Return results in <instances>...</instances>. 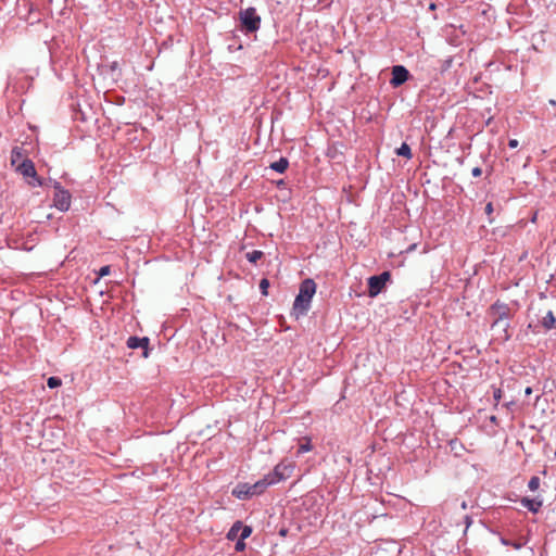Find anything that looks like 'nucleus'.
Here are the masks:
<instances>
[{"instance_id": "obj_1", "label": "nucleus", "mask_w": 556, "mask_h": 556, "mask_svg": "<svg viewBox=\"0 0 556 556\" xmlns=\"http://www.w3.org/2000/svg\"><path fill=\"white\" fill-rule=\"evenodd\" d=\"M315 292L316 283L313 279L307 278L301 282L299 293L295 296L292 307V315H294L296 319L307 314Z\"/></svg>"}, {"instance_id": "obj_2", "label": "nucleus", "mask_w": 556, "mask_h": 556, "mask_svg": "<svg viewBox=\"0 0 556 556\" xmlns=\"http://www.w3.org/2000/svg\"><path fill=\"white\" fill-rule=\"evenodd\" d=\"M270 481L267 482L264 478L253 484L239 483L233 490L232 495L239 500H248L254 495L262 494L268 486Z\"/></svg>"}, {"instance_id": "obj_3", "label": "nucleus", "mask_w": 556, "mask_h": 556, "mask_svg": "<svg viewBox=\"0 0 556 556\" xmlns=\"http://www.w3.org/2000/svg\"><path fill=\"white\" fill-rule=\"evenodd\" d=\"M239 21L241 23L242 30L247 34L257 31L262 22L261 16L256 13L255 8L253 7L240 10Z\"/></svg>"}, {"instance_id": "obj_4", "label": "nucleus", "mask_w": 556, "mask_h": 556, "mask_svg": "<svg viewBox=\"0 0 556 556\" xmlns=\"http://www.w3.org/2000/svg\"><path fill=\"white\" fill-rule=\"evenodd\" d=\"M15 170L27 179V184L30 187L46 186L43 179L37 175L35 164L30 159H24L20 164L16 165Z\"/></svg>"}, {"instance_id": "obj_5", "label": "nucleus", "mask_w": 556, "mask_h": 556, "mask_svg": "<svg viewBox=\"0 0 556 556\" xmlns=\"http://www.w3.org/2000/svg\"><path fill=\"white\" fill-rule=\"evenodd\" d=\"M490 314L495 316L491 325L492 329L498 328L500 326L503 325V321L508 320L513 316L509 306L506 303L501 302L500 300L495 301L490 306Z\"/></svg>"}, {"instance_id": "obj_6", "label": "nucleus", "mask_w": 556, "mask_h": 556, "mask_svg": "<svg viewBox=\"0 0 556 556\" xmlns=\"http://www.w3.org/2000/svg\"><path fill=\"white\" fill-rule=\"evenodd\" d=\"M52 186L55 190L53 197V205L61 212H66L71 206L72 195L68 190L64 189L59 181H53Z\"/></svg>"}, {"instance_id": "obj_7", "label": "nucleus", "mask_w": 556, "mask_h": 556, "mask_svg": "<svg viewBox=\"0 0 556 556\" xmlns=\"http://www.w3.org/2000/svg\"><path fill=\"white\" fill-rule=\"evenodd\" d=\"M391 279L390 271H382L368 278V296L376 298Z\"/></svg>"}, {"instance_id": "obj_8", "label": "nucleus", "mask_w": 556, "mask_h": 556, "mask_svg": "<svg viewBox=\"0 0 556 556\" xmlns=\"http://www.w3.org/2000/svg\"><path fill=\"white\" fill-rule=\"evenodd\" d=\"M291 471L292 467L290 465L279 463L278 465L275 466L273 472L266 475L264 479L267 480V482L270 481V485H273L289 478Z\"/></svg>"}, {"instance_id": "obj_9", "label": "nucleus", "mask_w": 556, "mask_h": 556, "mask_svg": "<svg viewBox=\"0 0 556 556\" xmlns=\"http://www.w3.org/2000/svg\"><path fill=\"white\" fill-rule=\"evenodd\" d=\"M409 77L410 74L404 65H394L392 67V77L390 79V85L393 88H397L405 84Z\"/></svg>"}, {"instance_id": "obj_10", "label": "nucleus", "mask_w": 556, "mask_h": 556, "mask_svg": "<svg viewBox=\"0 0 556 556\" xmlns=\"http://www.w3.org/2000/svg\"><path fill=\"white\" fill-rule=\"evenodd\" d=\"M149 343H150V340L148 337H142V338H139V337H135V336H131L127 339V342H126V345L128 349H131V350H135V349H143V357H148L149 356Z\"/></svg>"}, {"instance_id": "obj_11", "label": "nucleus", "mask_w": 556, "mask_h": 556, "mask_svg": "<svg viewBox=\"0 0 556 556\" xmlns=\"http://www.w3.org/2000/svg\"><path fill=\"white\" fill-rule=\"evenodd\" d=\"M520 503L525 508L533 514L539 513L543 505V501L541 498L522 497Z\"/></svg>"}, {"instance_id": "obj_12", "label": "nucleus", "mask_w": 556, "mask_h": 556, "mask_svg": "<svg viewBox=\"0 0 556 556\" xmlns=\"http://www.w3.org/2000/svg\"><path fill=\"white\" fill-rule=\"evenodd\" d=\"M289 166V161L287 157H280L278 161L276 162H273L270 165H269V168L277 172V173H285L287 170Z\"/></svg>"}, {"instance_id": "obj_13", "label": "nucleus", "mask_w": 556, "mask_h": 556, "mask_svg": "<svg viewBox=\"0 0 556 556\" xmlns=\"http://www.w3.org/2000/svg\"><path fill=\"white\" fill-rule=\"evenodd\" d=\"M241 528H242V522L236 521L229 529V531L227 533V539L230 541L239 539Z\"/></svg>"}, {"instance_id": "obj_14", "label": "nucleus", "mask_w": 556, "mask_h": 556, "mask_svg": "<svg viewBox=\"0 0 556 556\" xmlns=\"http://www.w3.org/2000/svg\"><path fill=\"white\" fill-rule=\"evenodd\" d=\"M20 160H24V150L21 147H14L11 151V165L15 166Z\"/></svg>"}, {"instance_id": "obj_15", "label": "nucleus", "mask_w": 556, "mask_h": 556, "mask_svg": "<svg viewBox=\"0 0 556 556\" xmlns=\"http://www.w3.org/2000/svg\"><path fill=\"white\" fill-rule=\"evenodd\" d=\"M556 318L552 311H548L547 314L543 317L542 325L546 330H551L555 327Z\"/></svg>"}, {"instance_id": "obj_16", "label": "nucleus", "mask_w": 556, "mask_h": 556, "mask_svg": "<svg viewBox=\"0 0 556 556\" xmlns=\"http://www.w3.org/2000/svg\"><path fill=\"white\" fill-rule=\"evenodd\" d=\"M396 154L400 155V156H404L406 159H412L413 154H412V149L406 143V142H403L401 144L400 148L396 149Z\"/></svg>"}, {"instance_id": "obj_17", "label": "nucleus", "mask_w": 556, "mask_h": 556, "mask_svg": "<svg viewBox=\"0 0 556 556\" xmlns=\"http://www.w3.org/2000/svg\"><path fill=\"white\" fill-rule=\"evenodd\" d=\"M509 323L507 320L503 321V325L500 326L498 328H496L495 330H501L502 331V334L500 336L501 339H503L504 341H507L510 339L511 337V333L509 332Z\"/></svg>"}, {"instance_id": "obj_18", "label": "nucleus", "mask_w": 556, "mask_h": 556, "mask_svg": "<svg viewBox=\"0 0 556 556\" xmlns=\"http://www.w3.org/2000/svg\"><path fill=\"white\" fill-rule=\"evenodd\" d=\"M263 256L264 253L260 250H254L245 254L247 260L252 264H256Z\"/></svg>"}, {"instance_id": "obj_19", "label": "nucleus", "mask_w": 556, "mask_h": 556, "mask_svg": "<svg viewBox=\"0 0 556 556\" xmlns=\"http://www.w3.org/2000/svg\"><path fill=\"white\" fill-rule=\"evenodd\" d=\"M540 478L538 476H533L530 478L529 482H528V488L530 491H536L539 488H540Z\"/></svg>"}, {"instance_id": "obj_20", "label": "nucleus", "mask_w": 556, "mask_h": 556, "mask_svg": "<svg viewBox=\"0 0 556 556\" xmlns=\"http://www.w3.org/2000/svg\"><path fill=\"white\" fill-rule=\"evenodd\" d=\"M453 64V58L448 56L447 59L441 61L440 71L442 73L448 71Z\"/></svg>"}, {"instance_id": "obj_21", "label": "nucleus", "mask_w": 556, "mask_h": 556, "mask_svg": "<svg viewBox=\"0 0 556 556\" xmlns=\"http://www.w3.org/2000/svg\"><path fill=\"white\" fill-rule=\"evenodd\" d=\"M62 383L61 379L59 377H50L48 378L47 380V386L50 388V389H54L56 387H60Z\"/></svg>"}, {"instance_id": "obj_22", "label": "nucleus", "mask_w": 556, "mask_h": 556, "mask_svg": "<svg viewBox=\"0 0 556 556\" xmlns=\"http://www.w3.org/2000/svg\"><path fill=\"white\" fill-rule=\"evenodd\" d=\"M502 544L506 546H513L515 549H520L523 546V543L520 542H511L505 538H501Z\"/></svg>"}, {"instance_id": "obj_23", "label": "nucleus", "mask_w": 556, "mask_h": 556, "mask_svg": "<svg viewBox=\"0 0 556 556\" xmlns=\"http://www.w3.org/2000/svg\"><path fill=\"white\" fill-rule=\"evenodd\" d=\"M251 533H252V528L249 527V526H243L242 525L239 538L242 539V540H245V539H248L251 535Z\"/></svg>"}, {"instance_id": "obj_24", "label": "nucleus", "mask_w": 556, "mask_h": 556, "mask_svg": "<svg viewBox=\"0 0 556 556\" xmlns=\"http://www.w3.org/2000/svg\"><path fill=\"white\" fill-rule=\"evenodd\" d=\"M312 450V444L309 440H307L305 443L301 444L298 450V454H304L306 452H309Z\"/></svg>"}, {"instance_id": "obj_25", "label": "nucleus", "mask_w": 556, "mask_h": 556, "mask_svg": "<svg viewBox=\"0 0 556 556\" xmlns=\"http://www.w3.org/2000/svg\"><path fill=\"white\" fill-rule=\"evenodd\" d=\"M269 287V281L266 278H263L260 281V289L263 295H267V289Z\"/></svg>"}, {"instance_id": "obj_26", "label": "nucleus", "mask_w": 556, "mask_h": 556, "mask_svg": "<svg viewBox=\"0 0 556 556\" xmlns=\"http://www.w3.org/2000/svg\"><path fill=\"white\" fill-rule=\"evenodd\" d=\"M244 548H245L244 540L239 538L238 541L236 542L235 549L237 552H242Z\"/></svg>"}, {"instance_id": "obj_27", "label": "nucleus", "mask_w": 556, "mask_h": 556, "mask_svg": "<svg viewBox=\"0 0 556 556\" xmlns=\"http://www.w3.org/2000/svg\"><path fill=\"white\" fill-rule=\"evenodd\" d=\"M502 394H503V391H502L500 388L494 389V391H493V397H494V400H495V402H496V403H498V402H500V400L502 399Z\"/></svg>"}, {"instance_id": "obj_28", "label": "nucleus", "mask_w": 556, "mask_h": 556, "mask_svg": "<svg viewBox=\"0 0 556 556\" xmlns=\"http://www.w3.org/2000/svg\"><path fill=\"white\" fill-rule=\"evenodd\" d=\"M110 271H111L110 266H108V265H106V266H102V267L100 268V270H99V276H100V277L108 276V275L110 274Z\"/></svg>"}, {"instance_id": "obj_29", "label": "nucleus", "mask_w": 556, "mask_h": 556, "mask_svg": "<svg viewBox=\"0 0 556 556\" xmlns=\"http://www.w3.org/2000/svg\"><path fill=\"white\" fill-rule=\"evenodd\" d=\"M471 174L473 177H480L482 174V169L480 167H475L472 168Z\"/></svg>"}, {"instance_id": "obj_30", "label": "nucleus", "mask_w": 556, "mask_h": 556, "mask_svg": "<svg viewBox=\"0 0 556 556\" xmlns=\"http://www.w3.org/2000/svg\"><path fill=\"white\" fill-rule=\"evenodd\" d=\"M518 144H519V143H518V140H517V139H510V140L508 141V147H509V148H511V149L517 148V147H518Z\"/></svg>"}, {"instance_id": "obj_31", "label": "nucleus", "mask_w": 556, "mask_h": 556, "mask_svg": "<svg viewBox=\"0 0 556 556\" xmlns=\"http://www.w3.org/2000/svg\"><path fill=\"white\" fill-rule=\"evenodd\" d=\"M485 213L488 215H491L493 213V204L491 202H489L486 205H485Z\"/></svg>"}, {"instance_id": "obj_32", "label": "nucleus", "mask_w": 556, "mask_h": 556, "mask_svg": "<svg viewBox=\"0 0 556 556\" xmlns=\"http://www.w3.org/2000/svg\"><path fill=\"white\" fill-rule=\"evenodd\" d=\"M464 521H465L466 529H467L472 523V518L469 515H466L464 517Z\"/></svg>"}, {"instance_id": "obj_33", "label": "nucleus", "mask_w": 556, "mask_h": 556, "mask_svg": "<svg viewBox=\"0 0 556 556\" xmlns=\"http://www.w3.org/2000/svg\"><path fill=\"white\" fill-rule=\"evenodd\" d=\"M532 392H533V390H532V388H531V387H527V388L525 389V394H526V396L531 395V394H532Z\"/></svg>"}, {"instance_id": "obj_34", "label": "nucleus", "mask_w": 556, "mask_h": 556, "mask_svg": "<svg viewBox=\"0 0 556 556\" xmlns=\"http://www.w3.org/2000/svg\"><path fill=\"white\" fill-rule=\"evenodd\" d=\"M460 506H462V509H467V503L465 501L462 503Z\"/></svg>"}, {"instance_id": "obj_35", "label": "nucleus", "mask_w": 556, "mask_h": 556, "mask_svg": "<svg viewBox=\"0 0 556 556\" xmlns=\"http://www.w3.org/2000/svg\"><path fill=\"white\" fill-rule=\"evenodd\" d=\"M287 534V530L286 529H281L280 530V535L285 536Z\"/></svg>"}, {"instance_id": "obj_36", "label": "nucleus", "mask_w": 556, "mask_h": 556, "mask_svg": "<svg viewBox=\"0 0 556 556\" xmlns=\"http://www.w3.org/2000/svg\"><path fill=\"white\" fill-rule=\"evenodd\" d=\"M283 185H285L283 180H279V181L277 182V186H278V187H281V186H283Z\"/></svg>"}, {"instance_id": "obj_37", "label": "nucleus", "mask_w": 556, "mask_h": 556, "mask_svg": "<svg viewBox=\"0 0 556 556\" xmlns=\"http://www.w3.org/2000/svg\"><path fill=\"white\" fill-rule=\"evenodd\" d=\"M490 421H491V422H495V421H496V417H495V416H491V417H490Z\"/></svg>"}, {"instance_id": "obj_38", "label": "nucleus", "mask_w": 556, "mask_h": 556, "mask_svg": "<svg viewBox=\"0 0 556 556\" xmlns=\"http://www.w3.org/2000/svg\"><path fill=\"white\" fill-rule=\"evenodd\" d=\"M549 104L551 105H556V101L552 99V100H549Z\"/></svg>"}, {"instance_id": "obj_39", "label": "nucleus", "mask_w": 556, "mask_h": 556, "mask_svg": "<svg viewBox=\"0 0 556 556\" xmlns=\"http://www.w3.org/2000/svg\"><path fill=\"white\" fill-rule=\"evenodd\" d=\"M116 65H117V63H116V62H114V63L112 64V66H111V67H112V70H114V68L116 67Z\"/></svg>"}, {"instance_id": "obj_40", "label": "nucleus", "mask_w": 556, "mask_h": 556, "mask_svg": "<svg viewBox=\"0 0 556 556\" xmlns=\"http://www.w3.org/2000/svg\"><path fill=\"white\" fill-rule=\"evenodd\" d=\"M435 8V4L434 3H431L430 4V9H434Z\"/></svg>"}]
</instances>
